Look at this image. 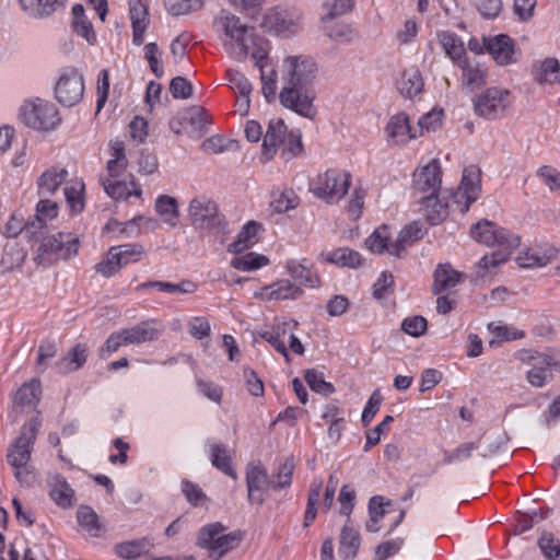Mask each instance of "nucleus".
Here are the masks:
<instances>
[{"label":"nucleus","instance_id":"obj_1","mask_svg":"<svg viewBox=\"0 0 560 560\" xmlns=\"http://www.w3.org/2000/svg\"><path fill=\"white\" fill-rule=\"evenodd\" d=\"M213 28L232 58L244 61L250 55L256 67L262 68L267 65L269 40L260 36L255 27L245 24L240 16L221 10L213 20Z\"/></svg>","mask_w":560,"mask_h":560},{"label":"nucleus","instance_id":"obj_2","mask_svg":"<svg viewBox=\"0 0 560 560\" xmlns=\"http://www.w3.org/2000/svg\"><path fill=\"white\" fill-rule=\"evenodd\" d=\"M40 427L38 415L30 418L22 427L19 436L8 448L7 459L13 469L16 480L25 486H31L36 480V472L31 465L33 446Z\"/></svg>","mask_w":560,"mask_h":560},{"label":"nucleus","instance_id":"obj_3","mask_svg":"<svg viewBox=\"0 0 560 560\" xmlns=\"http://www.w3.org/2000/svg\"><path fill=\"white\" fill-rule=\"evenodd\" d=\"M280 147H282L280 156L284 162L296 158L303 149L301 137L292 131L289 132L281 118H273L269 121L262 139L258 154L259 162L266 164L272 161Z\"/></svg>","mask_w":560,"mask_h":560},{"label":"nucleus","instance_id":"obj_4","mask_svg":"<svg viewBox=\"0 0 560 560\" xmlns=\"http://www.w3.org/2000/svg\"><path fill=\"white\" fill-rule=\"evenodd\" d=\"M242 539L243 535L240 530H231L221 522H213L198 530L196 545L206 550L211 560H220L237 548Z\"/></svg>","mask_w":560,"mask_h":560},{"label":"nucleus","instance_id":"obj_5","mask_svg":"<svg viewBox=\"0 0 560 560\" xmlns=\"http://www.w3.org/2000/svg\"><path fill=\"white\" fill-rule=\"evenodd\" d=\"M515 359L522 365H528L525 372L527 383L536 388L544 387L551 378L552 372H560V359L553 352H539L533 349H520Z\"/></svg>","mask_w":560,"mask_h":560},{"label":"nucleus","instance_id":"obj_6","mask_svg":"<svg viewBox=\"0 0 560 560\" xmlns=\"http://www.w3.org/2000/svg\"><path fill=\"white\" fill-rule=\"evenodd\" d=\"M79 244L78 236L72 233L51 234L42 241L37 250V260L44 266L68 260L78 254Z\"/></svg>","mask_w":560,"mask_h":560},{"label":"nucleus","instance_id":"obj_7","mask_svg":"<svg viewBox=\"0 0 560 560\" xmlns=\"http://www.w3.org/2000/svg\"><path fill=\"white\" fill-rule=\"evenodd\" d=\"M260 27L269 34L290 37L302 30V14L293 8L275 5L262 14Z\"/></svg>","mask_w":560,"mask_h":560},{"label":"nucleus","instance_id":"obj_8","mask_svg":"<svg viewBox=\"0 0 560 560\" xmlns=\"http://www.w3.org/2000/svg\"><path fill=\"white\" fill-rule=\"evenodd\" d=\"M145 255L143 245L139 243L113 246L95 266V270L103 277L109 278L118 273L125 266L139 262Z\"/></svg>","mask_w":560,"mask_h":560},{"label":"nucleus","instance_id":"obj_9","mask_svg":"<svg viewBox=\"0 0 560 560\" xmlns=\"http://www.w3.org/2000/svg\"><path fill=\"white\" fill-rule=\"evenodd\" d=\"M351 175L343 170L330 168L317 175L312 183V192L329 202L340 201L349 190Z\"/></svg>","mask_w":560,"mask_h":560},{"label":"nucleus","instance_id":"obj_10","mask_svg":"<svg viewBox=\"0 0 560 560\" xmlns=\"http://www.w3.org/2000/svg\"><path fill=\"white\" fill-rule=\"evenodd\" d=\"M514 96L503 86H490L480 93L474 102L476 113L486 119L502 117L512 106Z\"/></svg>","mask_w":560,"mask_h":560},{"label":"nucleus","instance_id":"obj_11","mask_svg":"<svg viewBox=\"0 0 560 560\" xmlns=\"http://www.w3.org/2000/svg\"><path fill=\"white\" fill-rule=\"evenodd\" d=\"M21 118L28 127L37 130L54 129L60 121L57 107L42 98L26 101L21 107Z\"/></svg>","mask_w":560,"mask_h":560},{"label":"nucleus","instance_id":"obj_12","mask_svg":"<svg viewBox=\"0 0 560 560\" xmlns=\"http://www.w3.org/2000/svg\"><path fill=\"white\" fill-rule=\"evenodd\" d=\"M442 172L440 163L431 160L427 164L416 168L412 174V188L417 198L421 201L433 200L441 189Z\"/></svg>","mask_w":560,"mask_h":560},{"label":"nucleus","instance_id":"obj_13","mask_svg":"<svg viewBox=\"0 0 560 560\" xmlns=\"http://www.w3.org/2000/svg\"><path fill=\"white\" fill-rule=\"evenodd\" d=\"M83 74L74 67L63 68L55 84V96L65 106H74L84 95Z\"/></svg>","mask_w":560,"mask_h":560},{"label":"nucleus","instance_id":"obj_14","mask_svg":"<svg viewBox=\"0 0 560 560\" xmlns=\"http://www.w3.org/2000/svg\"><path fill=\"white\" fill-rule=\"evenodd\" d=\"M471 237L487 246L516 248L520 245V237L495 223L481 220L470 230Z\"/></svg>","mask_w":560,"mask_h":560},{"label":"nucleus","instance_id":"obj_15","mask_svg":"<svg viewBox=\"0 0 560 560\" xmlns=\"http://www.w3.org/2000/svg\"><path fill=\"white\" fill-rule=\"evenodd\" d=\"M384 135L386 143L393 148L406 147L419 138L417 127L411 124L409 115L404 112L396 113L388 118L384 127Z\"/></svg>","mask_w":560,"mask_h":560},{"label":"nucleus","instance_id":"obj_16","mask_svg":"<svg viewBox=\"0 0 560 560\" xmlns=\"http://www.w3.org/2000/svg\"><path fill=\"white\" fill-rule=\"evenodd\" d=\"M481 191V173L476 166L466 167L457 190L452 194L453 203L460 213L468 211Z\"/></svg>","mask_w":560,"mask_h":560},{"label":"nucleus","instance_id":"obj_17","mask_svg":"<svg viewBox=\"0 0 560 560\" xmlns=\"http://www.w3.org/2000/svg\"><path fill=\"white\" fill-rule=\"evenodd\" d=\"M315 63L303 56L285 57L280 66L284 85H305L314 77Z\"/></svg>","mask_w":560,"mask_h":560},{"label":"nucleus","instance_id":"obj_18","mask_svg":"<svg viewBox=\"0 0 560 560\" xmlns=\"http://www.w3.org/2000/svg\"><path fill=\"white\" fill-rule=\"evenodd\" d=\"M304 85H283L280 91V103L285 107L306 118H313L316 114L314 107L315 95Z\"/></svg>","mask_w":560,"mask_h":560},{"label":"nucleus","instance_id":"obj_19","mask_svg":"<svg viewBox=\"0 0 560 560\" xmlns=\"http://www.w3.org/2000/svg\"><path fill=\"white\" fill-rule=\"evenodd\" d=\"M303 289L290 279H278L269 284L259 287L253 292V298L261 303L298 300Z\"/></svg>","mask_w":560,"mask_h":560},{"label":"nucleus","instance_id":"obj_20","mask_svg":"<svg viewBox=\"0 0 560 560\" xmlns=\"http://www.w3.org/2000/svg\"><path fill=\"white\" fill-rule=\"evenodd\" d=\"M483 44L486 50L499 66L514 65L521 59V50L509 35L499 34L483 37Z\"/></svg>","mask_w":560,"mask_h":560},{"label":"nucleus","instance_id":"obj_21","mask_svg":"<svg viewBox=\"0 0 560 560\" xmlns=\"http://www.w3.org/2000/svg\"><path fill=\"white\" fill-rule=\"evenodd\" d=\"M40 397L42 384L38 380L34 378L24 383L14 394L12 410L15 417L30 415L32 418L38 415V419L42 421L37 410Z\"/></svg>","mask_w":560,"mask_h":560},{"label":"nucleus","instance_id":"obj_22","mask_svg":"<svg viewBox=\"0 0 560 560\" xmlns=\"http://www.w3.org/2000/svg\"><path fill=\"white\" fill-rule=\"evenodd\" d=\"M559 253V248L552 244H534L518 253L516 262L521 268H542L555 261Z\"/></svg>","mask_w":560,"mask_h":560},{"label":"nucleus","instance_id":"obj_23","mask_svg":"<svg viewBox=\"0 0 560 560\" xmlns=\"http://www.w3.org/2000/svg\"><path fill=\"white\" fill-rule=\"evenodd\" d=\"M366 248L374 254L400 255V245L388 225H381L365 240Z\"/></svg>","mask_w":560,"mask_h":560},{"label":"nucleus","instance_id":"obj_24","mask_svg":"<svg viewBox=\"0 0 560 560\" xmlns=\"http://www.w3.org/2000/svg\"><path fill=\"white\" fill-rule=\"evenodd\" d=\"M105 192L113 199L127 200L130 197L141 198V187L135 182L132 175L121 178H101Z\"/></svg>","mask_w":560,"mask_h":560},{"label":"nucleus","instance_id":"obj_25","mask_svg":"<svg viewBox=\"0 0 560 560\" xmlns=\"http://www.w3.org/2000/svg\"><path fill=\"white\" fill-rule=\"evenodd\" d=\"M217 214V205L205 196L196 197L189 202L188 215L198 229H205L212 224Z\"/></svg>","mask_w":560,"mask_h":560},{"label":"nucleus","instance_id":"obj_26","mask_svg":"<svg viewBox=\"0 0 560 560\" xmlns=\"http://www.w3.org/2000/svg\"><path fill=\"white\" fill-rule=\"evenodd\" d=\"M68 170L60 165L47 167L37 178L36 187L39 197H49L57 192L62 184H67Z\"/></svg>","mask_w":560,"mask_h":560},{"label":"nucleus","instance_id":"obj_27","mask_svg":"<svg viewBox=\"0 0 560 560\" xmlns=\"http://www.w3.org/2000/svg\"><path fill=\"white\" fill-rule=\"evenodd\" d=\"M301 203L299 194L289 186L275 187L269 196V209L272 213L284 214L295 210Z\"/></svg>","mask_w":560,"mask_h":560},{"label":"nucleus","instance_id":"obj_28","mask_svg":"<svg viewBox=\"0 0 560 560\" xmlns=\"http://www.w3.org/2000/svg\"><path fill=\"white\" fill-rule=\"evenodd\" d=\"M128 11L133 30V44L140 45L150 23L148 3L144 0H128Z\"/></svg>","mask_w":560,"mask_h":560},{"label":"nucleus","instance_id":"obj_29","mask_svg":"<svg viewBox=\"0 0 560 560\" xmlns=\"http://www.w3.org/2000/svg\"><path fill=\"white\" fill-rule=\"evenodd\" d=\"M465 280V273L456 270L452 265L445 262L440 264L433 273L432 291L440 294L448 291Z\"/></svg>","mask_w":560,"mask_h":560},{"label":"nucleus","instance_id":"obj_30","mask_svg":"<svg viewBox=\"0 0 560 560\" xmlns=\"http://www.w3.org/2000/svg\"><path fill=\"white\" fill-rule=\"evenodd\" d=\"M248 499L253 503L260 504L268 487L267 472L258 464H250L246 471Z\"/></svg>","mask_w":560,"mask_h":560},{"label":"nucleus","instance_id":"obj_31","mask_svg":"<svg viewBox=\"0 0 560 560\" xmlns=\"http://www.w3.org/2000/svg\"><path fill=\"white\" fill-rule=\"evenodd\" d=\"M287 273L290 276V280L302 285L316 288L320 283L319 277L311 270L306 264V259H289L285 262Z\"/></svg>","mask_w":560,"mask_h":560},{"label":"nucleus","instance_id":"obj_32","mask_svg":"<svg viewBox=\"0 0 560 560\" xmlns=\"http://www.w3.org/2000/svg\"><path fill=\"white\" fill-rule=\"evenodd\" d=\"M49 497L61 509H69L75 502L74 490L60 475H52L48 479Z\"/></svg>","mask_w":560,"mask_h":560},{"label":"nucleus","instance_id":"obj_33","mask_svg":"<svg viewBox=\"0 0 560 560\" xmlns=\"http://www.w3.org/2000/svg\"><path fill=\"white\" fill-rule=\"evenodd\" d=\"M262 225L256 221H248L245 223L241 231L237 233L235 240L229 245L230 253L241 254L258 242V234Z\"/></svg>","mask_w":560,"mask_h":560},{"label":"nucleus","instance_id":"obj_34","mask_svg":"<svg viewBox=\"0 0 560 560\" xmlns=\"http://www.w3.org/2000/svg\"><path fill=\"white\" fill-rule=\"evenodd\" d=\"M292 325L295 328L299 323L296 320H280L275 323L272 326L267 327L262 332L261 337L269 342L280 354L284 357L287 361L290 360L288 349L284 341L281 339L287 334V328Z\"/></svg>","mask_w":560,"mask_h":560},{"label":"nucleus","instance_id":"obj_35","mask_svg":"<svg viewBox=\"0 0 560 560\" xmlns=\"http://www.w3.org/2000/svg\"><path fill=\"white\" fill-rule=\"evenodd\" d=\"M396 88L406 97L418 96L423 89L420 71L413 67L405 69L396 80Z\"/></svg>","mask_w":560,"mask_h":560},{"label":"nucleus","instance_id":"obj_36","mask_svg":"<svg viewBox=\"0 0 560 560\" xmlns=\"http://www.w3.org/2000/svg\"><path fill=\"white\" fill-rule=\"evenodd\" d=\"M154 210L163 223L175 228L179 222V207L176 198L168 195H160L155 199Z\"/></svg>","mask_w":560,"mask_h":560},{"label":"nucleus","instance_id":"obj_37","mask_svg":"<svg viewBox=\"0 0 560 560\" xmlns=\"http://www.w3.org/2000/svg\"><path fill=\"white\" fill-rule=\"evenodd\" d=\"M487 328L492 335V338L489 340L490 347H497L508 341L521 340L526 336L523 329L502 323H489Z\"/></svg>","mask_w":560,"mask_h":560},{"label":"nucleus","instance_id":"obj_38","mask_svg":"<svg viewBox=\"0 0 560 560\" xmlns=\"http://www.w3.org/2000/svg\"><path fill=\"white\" fill-rule=\"evenodd\" d=\"M324 259L327 262L348 268H358L364 262L359 252L348 247L332 249L324 255Z\"/></svg>","mask_w":560,"mask_h":560},{"label":"nucleus","instance_id":"obj_39","mask_svg":"<svg viewBox=\"0 0 560 560\" xmlns=\"http://www.w3.org/2000/svg\"><path fill=\"white\" fill-rule=\"evenodd\" d=\"M231 267L243 271L252 272L270 265L268 256L255 252H249L243 255H236L231 259Z\"/></svg>","mask_w":560,"mask_h":560},{"label":"nucleus","instance_id":"obj_40","mask_svg":"<svg viewBox=\"0 0 560 560\" xmlns=\"http://www.w3.org/2000/svg\"><path fill=\"white\" fill-rule=\"evenodd\" d=\"M462 71V82L470 91L480 89L486 84L487 70L479 65H471L467 59L457 65Z\"/></svg>","mask_w":560,"mask_h":560},{"label":"nucleus","instance_id":"obj_41","mask_svg":"<svg viewBox=\"0 0 560 560\" xmlns=\"http://www.w3.org/2000/svg\"><path fill=\"white\" fill-rule=\"evenodd\" d=\"M88 348L84 345H77L67 355L60 359L56 366L59 373L68 374L80 369L86 361Z\"/></svg>","mask_w":560,"mask_h":560},{"label":"nucleus","instance_id":"obj_42","mask_svg":"<svg viewBox=\"0 0 560 560\" xmlns=\"http://www.w3.org/2000/svg\"><path fill=\"white\" fill-rule=\"evenodd\" d=\"M84 188L83 180L78 177L70 178L65 186L66 200L73 213H79L84 208Z\"/></svg>","mask_w":560,"mask_h":560},{"label":"nucleus","instance_id":"obj_43","mask_svg":"<svg viewBox=\"0 0 560 560\" xmlns=\"http://www.w3.org/2000/svg\"><path fill=\"white\" fill-rule=\"evenodd\" d=\"M369 510L370 521L366 528L369 532L376 533L382 528L381 521L393 512L392 505L385 502L382 497H373L370 500Z\"/></svg>","mask_w":560,"mask_h":560},{"label":"nucleus","instance_id":"obj_44","mask_svg":"<svg viewBox=\"0 0 560 560\" xmlns=\"http://www.w3.org/2000/svg\"><path fill=\"white\" fill-rule=\"evenodd\" d=\"M72 27L73 31L81 37H83L88 44L95 45L96 34L93 30L92 24L88 21L84 9L81 4H75L72 8Z\"/></svg>","mask_w":560,"mask_h":560},{"label":"nucleus","instance_id":"obj_45","mask_svg":"<svg viewBox=\"0 0 560 560\" xmlns=\"http://www.w3.org/2000/svg\"><path fill=\"white\" fill-rule=\"evenodd\" d=\"M439 40L445 54L456 65H459L460 61L467 59L464 44L455 34L442 32L439 34Z\"/></svg>","mask_w":560,"mask_h":560},{"label":"nucleus","instance_id":"obj_46","mask_svg":"<svg viewBox=\"0 0 560 560\" xmlns=\"http://www.w3.org/2000/svg\"><path fill=\"white\" fill-rule=\"evenodd\" d=\"M127 346L152 341L159 337V329L152 323H142L136 327L124 329Z\"/></svg>","mask_w":560,"mask_h":560},{"label":"nucleus","instance_id":"obj_47","mask_svg":"<svg viewBox=\"0 0 560 560\" xmlns=\"http://www.w3.org/2000/svg\"><path fill=\"white\" fill-rule=\"evenodd\" d=\"M444 120V109L442 107H433L430 112L422 115L416 126L419 137L424 133L435 132L442 128Z\"/></svg>","mask_w":560,"mask_h":560},{"label":"nucleus","instance_id":"obj_48","mask_svg":"<svg viewBox=\"0 0 560 560\" xmlns=\"http://www.w3.org/2000/svg\"><path fill=\"white\" fill-rule=\"evenodd\" d=\"M359 547L360 539L358 532L353 527L345 525L340 535V556L347 560H351L355 557Z\"/></svg>","mask_w":560,"mask_h":560},{"label":"nucleus","instance_id":"obj_49","mask_svg":"<svg viewBox=\"0 0 560 560\" xmlns=\"http://www.w3.org/2000/svg\"><path fill=\"white\" fill-rule=\"evenodd\" d=\"M209 453L213 466L233 479L236 478V474L231 466V456L229 451L222 444L211 443L209 445Z\"/></svg>","mask_w":560,"mask_h":560},{"label":"nucleus","instance_id":"obj_50","mask_svg":"<svg viewBox=\"0 0 560 560\" xmlns=\"http://www.w3.org/2000/svg\"><path fill=\"white\" fill-rule=\"evenodd\" d=\"M127 237H137L155 231L159 228V221L147 215H137L126 221Z\"/></svg>","mask_w":560,"mask_h":560},{"label":"nucleus","instance_id":"obj_51","mask_svg":"<svg viewBox=\"0 0 560 560\" xmlns=\"http://www.w3.org/2000/svg\"><path fill=\"white\" fill-rule=\"evenodd\" d=\"M326 33L331 40L340 44L351 43L359 37L358 31L352 25L343 22L328 24Z\"/></svg>","mask_w":560,"mask_h":560},{"label":"nucleus","instance_id":"obj_52","mask_svg":"<svg viewBox=\"0 0 560 560\" xmlns=\"http://www.w3.org/2000/svg\"><path fill=\"white\" fill-rule=\"evenodd\" d=\"M79 525L92 537H98L103 532V526L98 522L97 514L89 506H81L77 512Z\"/></svg>","mask_w":560,"mask_h":560},{"label":"nucleus","instance_id":"obj_53","mask_svg":"<svg viewBox=\"0 0 560 560\" xmlns=\"http://www.w3.org/2000/svg\"><path fill=\"white\" fill-rule=\"evenodd\" d=\"M421 203L428 220L432 224L442 222L448 214V205L442 202L439 196L433 197V200H423Z\"/></svg>","mask_w":560,"mask_h":560},{"label":"nucleus","instance_id":"obj_54","mask_svg":"<svg viewBox=\"0 0 560 560\" xmlns=\"http://www.w3.org/2000/svg\"><path fill=\"white\" fill-rule=\"evenodd\" d=\"M539 83L553 84L560 81V66L557 59L548 58L544 60L536 74Z\"/></svg>","mask_w":560,"mask_h":560},{"label":"nucleus","instance_id":"obj_55","mask_svg":"<svg viewBox=\"0 0 560 560\" xmlns=\"http://www.w3.org/2000/svg\"><path fill=\"white\" fill-rule=\"evenodd\" d=\"M424 230L418 222H412L406 225L400 233L396 236L398 245H400V253L416 241L422 238Z\"/></svg>","mask_w":560,"mask_h":560},{"label":"nucleus","instance_id":"obj_56","mask_svg":"<svg viewBox=\"0 0 560 560\" xmlns=\"http://www.w3.org/2000/svg\"><path fill=\"white\" fill-rule=\"evenodd\" d=\"M57 0H20L22 9L31 15L44 16L55 10Z\"/></svg>","mask_w":560,"mask_h":560},{"label":"nucleus","instance_id":"obj_57","mask_svg":"<svg viewBox=\"0 0 560 560\" xmlns=\"http://www.w3.org/2000/svg\"><path fill=\"white\" fill-rule=\"evenodd\" d=\"M165 7L173 15H183L203 7L206 0H164Z\"/></svg>","mask_w":560,"mask_h":560},{"label":"nucleus","instance_id":"obj_58","mask_svg":"<svg viewBox=\"0 0 560 560\" xmlns=\"http://www.w3.org/2000/svg\"><path fill=\"white\" fill-rule=\"evenodd\" d=\"M514 249L515 248H509L508 246L499 247V250L483 256L479 262V267L483 268L488 272H491L501 264L508 261Z\"/></svg>","mask_w":560,"mask_h":560},{"label":"nucleus","instance_id":"obj_59","mask_svg":"<svg viewBox=\"0 0 560 560\" xmlns=\"http://www.w3.org/2000/svg\"><path fill=\"white\" fill-rule=\"evenodd\" d=\"M323 488V482L320 480H315L311 485L310 493H308V500H307V508L304 515V526H310L315 517H316V504L320 498Z\"/></svg>","mask_w":560,"mask_h":560},{"label":"nucleus","instance_id":"obj_60","mask_svg":"<svg viewBox=\"0 0 560 560\" xmlns=\"http://www.w3.org/2000/svg\"><path fill=\"white\" fill-rule=\"evenodd\" d=\"M144 59L148 61L151 71L156 77H162L164 74L163 63H162V50L155 43H149L143 48Z\"/></svg>","mask_w":560,"mask_h":560},{"label":"nucleus","instance_id":"obj_61","mask_svg":"<svg viewBox=\"0 0 560 560\" xmlns=\"http://www.w3.org/2000/svg\"><path fill=\"white\" fill-rule=\"evenodd\" d=\"M59 207L54 200L47 197H40V200L36 205V219L40 223H47L58 215Z\"/></svg>","mask_w":560,"mask_h":560},{"label":"nucleus","instance_id":"obj_62","mask_svg":"<svg viewBox=\"0 0 560 560\" xmlns=\"http://www.w3.org/2000/svg\"><path fill=\"white\" fill-rule=\"evenodd\" d=\"M233 144L234 141L229 140L221 135H214L202 142L201 149L203 152L209 154H221L230 150Z\"/></svg>","mask_w":560,"mask_h":560},{"label":"nucleus","instance_id":"obj_63","mask_svg":"<svg viewBox=\"0 0 560 560\" xmlns=\"http://www.w3.org/2000/svg\"><path fill=\"white\" fill-rule=\"evenodd\" d=\"M305 381L308 384V386L317 393L329 395L334 392V387L330 383H327L324 380L323 373L316 371V370H307L305 372Z\"/></svg>","mask_w":560,"mask_h":560},{"label":"nucleus","instance_id":"obj_64","mask_svg":"<svg viewBox=\"0 0 560 560\" xmlns=\"http://www.w3.org/2000/svg\"><path fill=\"white\" fill-rule=\"evenodd\" d=\"M537 175L550 191L560 195V172L558 170L551 166H542Z\"/></svg>","mask_w":560,"mask_h":560}]
</instances>
